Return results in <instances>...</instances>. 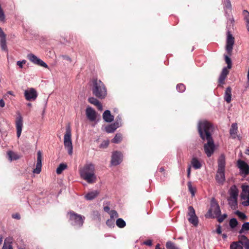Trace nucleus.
<instances>
[{
	"label": "nucleus",
	"mask_w": 249,
	"mask_h": 249,
	"mask_svg": "<svg viewBox=\"0 0 249 249\" xmlns=\"http://www.w3.org/2000/svg\"><path fill=\"white\" fill-rule=\"evenodd\" d=\"M2 242V237L1 235H0V245L1 244Z\"/></svg>",
	"instance_id": "63"
},
{
	"label": "nucleus",
	"mask_w": 249,
	"mask_h": 249,
	"mask_svg": "<svg viewBox=\"0 0 249 249\" xmlns=\"http://www.w3.org/2000/svg\"><path fill=\"white\" fill-rule=\"evenodd\" d=\"M167 249H179L174 243L171 241H168L166 244Z\"/></svg>",
	"instance_id": "34"
},
{
	"label": "nucleus",
	"mask_w": 249,
	"mask_h": 249,
	"mask_svg": "<svg viewBox=\"0 0 249 249\" xmlns=\"http://www.w3.org/2000/svg\"><path fill=\"white\" fill-rule=\"evenodd\" d=\"M240 242L245 249H249V239L245 235L240 236Z\"/></svg>",
	"instance_id": "23"
},
{
	"label": "nucleus",
	"mask_w": 249,
	"mask_h": 249,
	"mask_svg": "<svg viewBox=\"0 0 249 249\" xmlns=\"http://www.w3.org/2000/svg\"><path fill=\"white\" fill-rule=\"evenodd\" d=\"M229 204L232 209H235L237 205V199H232L231 198L228 199Z\"/></svg>",
	"instance_id": "32"
},
{
	"label": "nucleus",
	"mask_w": 249,
	"mask_h": 249,
	"mask_svg": "<svg viewBox=\"0 0 249 249\" xmlns=\"http://www.w3.org/2000/svg\"><path fill=\"white\" fill-rule=\"evenodd\" d=\"M99 194V192L98 191H91L86 194L85 197L87 200H91L96 197Z\"/></svg>",
	"instance_id": "21"
},
{
	"label": "nucleus",
	"mask_w": 249,
	"mask_h": 249,
	"mask_svg": "<svg viewBox=\"0 0 249 249\" xmlns=\"http://www.w3.org/2000/svg\"><path fill=\"white\" fill-rule=\"evenodd\" d=\"M106 224L110 228L114 227L115 226V220L113 218H110L109 219H108L107 222Z\"/></svg>",
	"instance_id": "43"
},
{
	"label": "nucleus",
	"mask_w": 249,
	"mask_h": 249,
	"mask_svg": "<svg viewBox=\"0 0 249 249\" xmlns=\"http://www.w3.org/2000/svg\"><path fill=\"white\" fill-rule=\"evenodd\" d=\"M42 167V153L40 151L37 152V161L36 167L33 170V173L38 174L40 173Z\"/></svg>",
	"instance_id": "14"
},
{
	"label": "nucleus",
	"mask_w": 249,
	"mask_h": 249,
	"mask_svg": "<svg viewBox=\"0 0 249 249\" xmlns=\"http://www.w3.org/2000/svg\"><path fill=\"white\" fill-rule=\"evenodd\" d=\"M235 213L242 220H245L247 218V216L246 215V214L245 213H242L240 211H236L235 212Z\"/></svg>",
	"instance_id": "47"
},
{
	"label": "nucleus",
	"mask_w": 249,
	"mask_h": 249,
	"mask_svg": "<svg viewBox=\"0 0 249 249\" xmlns=\"http://www.w3.org/2000/svg\"><path fill=\"white\" fill-rule=\"evenodd\" d=\"M70 215V219L71 224L78 227H81L83 226L85 217L80 214H78L74 212H71L69 213Z\"/></svg>",
	"instance_id": "6"
},
{
	"label": "nucleus",
	"mask_w": 249,
	"mask_h": 249,
	"mask_svg": "<svg viewBox=\"0 0 249 249\" xmlns=\"http://www.w3.org/2000/svg\"><path fill=\"white\" fill-rule=\"evenodd\" d=\"M0 38L5 37V35L0 27Z\"/></svg>",
	"instance_id": "56"
},
{
	"label": "nucleus",
	"mask_w": 249,
	"mask_h": 249,
	"mask_svg": "<svg viewBox=\"0 0 249 249\" xmlns=\"http://www.w3.org/2000/svg\"><path fill=\"white\" fill-rule=\"evenodd\" d=\"M89 102L95 106H96L100 102L94 97H89L88 99Z\"/></svg>",
	"instance_id": "46"
},
{
	"label": "nucleus",
	"mask_w": 249,
	"mask_h": 249,
	"mask_svg": "<svg viewBox=\"0 0 249 249\" xmlns=\"http://www.w3.org/2000/svg\"><path fill=\"white\" fill-rule=\"evenodd\" d=\"M222 237H223L224 239H226V238L227 237V235H226V234H224H224H223L222 235Z\"/></svg>",
	"instance_id": "62"
},
{
	"label": "nucleus",
	"mask_w": 249,
	"mask_h": 249,
	"mask_svg": "<svg viewBox=\"0 0 249 249\" xmlns=\"http://www.w3.org/2000/svg\"><path fill=\"white\" fill-rule=\"evenodd\" d=\"M241 197L242 199L245 200L242 202V205L244 206H249V197L245 195H241Z\"/></svg>",
	"instance_id": "35"
},
{
	"label": "nucleus",
	"mask_w": 249,
	"mask_h": 249,
	"mask_svg": "<svg viewBox=\"0 0 249 249\" xmlns=\"http://www.w3.org/2000/svg\"><path fill=\"white\" fill-rule=\"evenodd\" d=\"M26 61L23 60L22 61H18L17 63V65H18L20 68L23 67V64H25Z\"/></svg>",
	"instance_id": "51"
},
{
	"label": "nucleus",
	"mask_w": 249,
	"mask_h": 249,
	"mask_svg": "<svg viewBox=\"0 0 249 249\" xmlns=\"http://www.w3.org/2000/svg\"><path fill=\"white\" fill-rule=\"evenodd\" d=\"M109 144L108 141H104L100 145V147L101 148H107Z\"/></svg>",
	"instance_id": "49"
},
{
	"label": "nucleus",
	"mask_w": 249,
	"mask_h": 249,
	"mask_svg": "<svg viewBox=\"0 0 249 249\" xmlns=\"http://www.w3.org/2000/svg\"><path fill=\"white\" fill-rule=\"evenodd\" d=\"M103 118L105 122L110 123L113 121L114 116L111 114L109 110H106L103 114Z\"/></svg>",
	"instance_id": "17"
},
{
	"label": "nucleus",
	"mask_w": 249,
	"mask_h": 249,
	"mask_svg": "<svg viewBox=\"0 0 249 249\" xmlns=\"http://www.w3.org/2000/svg\"><path fill=\"white\" fill-rule=\"evenodd\" d=\"M28 59L32 63L37 65L42 66L45 68H48V65L42 60L38 58L33 53H30L27 55Z\"/></svg>",
	"instance_id": "9"
},
{
	"label": "nucleus",
	"mask_w": 249,
	"mask_h": 249,
	"mask_svg": "<svg viewBox=\"0 0 249 249\" xmlns=\"http://www.w3.org/2000/svg\"><path fill=\"white\" fill-rule=\"evenodd\" d=\"M5 106V103L3 99L0 100V107H3Z\"/></svg>",
	"instance_id": "60"
},
{
	"label": "nucleus",
	"mask_w": 249,
	"mask_h": 249,
	"mask_svg": "<svg viewBox=\"0 0 249 249\" xmlns=\"http://www.w3.org/2000/svg\"><path fill=\"white\" fill-rule=\"evenodd\" d=\"M8 158L10 160H16L19 158V157L16 153L12 151H8L7 153Z\"/></svg>",
	"instance_id": "26"
},
{
	"label": "nucleus",
	"mask_w": 249,
	"mask_h": 249,
	"mask_svg": "<svg viewBox=\"0 0 249 249\" xmlns=\"http://www.w3.org/2000/svg\"><path fill=\"white\" fill-rule=\"evenodd\" d=\"M143 243L144 245H146L148 246H151L152 245V241L150 240H147L143 242Z\"/></svg>",
	"instance_id": "53"
},
{
	"label": "nucleus",
	"mask_w": 249,
	"mask_h": 249,
	"mask_svg": "<svg viewBox=\"0 0 249 249\" xmlns=\"http://www.w3.org/2000/svg\"><path fill=\"white\" fill-rule=\"evenodd\" d=\"M112 124L113 125V126L115 127L116 129L119 127L121 125L120 122H119L118 120H117L114 123Z\"/></svg>",
	"instance_id": "52"
},
{
	"label": "nucleus",
	"mask_w": 249,
	"mask_h": 249,
	"mask_svg": "<svg viewBox=\"0 0 249 249\" xmlns=\"http://www.w3.org/2000/svg\"><path fill=\"white\" fill-rule=\"evenodd\" d=\"M229 71L227 68H224L222 71L220 75L219 78V83L220 84H223L224 81L227 77V75L229 73Z\"/></svg>",
	"instance_id": "19"
},
{
	"label": "nucleus",
	"mask_w": 249,
	"mask_h": 249,
	"mask_svg": "<svg viewBox=\"0 0 249 249\" xmlns=\"http://www.w3.org/2000/svg\"><path fill=\"white\" fill-rule=\"evenodd\" d=\"M230 198L232 199H237L238 190L235 185H232L229 191Z\"/></svg>",
	"instance_id": "16"
},
{
	"label": "nucleus",
	"mask_w": 249,
	"mask_h": 249,
	"mask_svg": "<svg viewBox=\"0 0 249 249\" xmlns=\"http://www.w3.org/2000/svg\"><path fill=\"white\" fill-rule=\"evenodd\" d=\"M244 19L246 22V26L248 31L249 32V12L247 10H244Z\"/></svg>",
	"instance_id": "30"
},
{
	"label": "nucleus",
	"mask_w": 249,
	"mask_h": 249,
	"mask_svg": "<svg viewBox=\"0 0 249 249\" xmlns=\"http://www.w3.org/2000/svg\"><path fill=\"white\" fill-rule=\"evenodd\" d=\"M12 217L15 219H19L20 218V215L18 213H16L12 215Z\"/></svg>",
	"instance_id": "54"
},
{
	"label": "nucleus",
	"mask_w": 249,
	"mask_h": 249,
	"mask_svg": "<svg viewBox=\"0 0 249 249\" xmlns=\"http://www.w3.org/2000/svg\"><path fill=\"white\" fill-rule=\"evenodd\" d=\"M238 223L236 218H231L229 222V225L231 228H235L238 225Z\"/></svg>",
	"instance_id": "39"
},
{
	"label": "nucleus",
	"mask_w": 249,
	"mask_h": 249,
	"mask_svg": "<svg viewBox=\"0 0 249 249\" xmlns=\"http://www.w3.org/2000/svg\"><path fill=\"white\" fill-rule=\"evenodd\" d=\"M216 232L218 233V234H221V232H222V231H221V226L220 225H218L217 226V228L216 230Z\"/></svg>",
	"instance_id": "55"
},
{
	"label": "nucleus",
	"mask_w": 249,
	"mask_h": 249,
	"mask_svg": "<svg viewBox=\"0 0 249 249\" xmlns=\"http://www.w3.org/2000/svg\"><path fill=\"white\" fill-rule=\"evenodd\" d=\"M237 128L238 127L237 124L235 123L232 124L230 131L231 135H235L236 134Z\"/></svg>",
	"instance_id": "37"
},
{
	"label": "nucleus",
	"mask_w": 249,
	"mask_h": 249,
	"mask_svg": "<svg viewBox=\"0 0 249 249\" xmlns=\"http://www.w3.org/2000/svg\"><path fill=\"white\" fill-rule=\"evenodd\" d=\"M155 249H161L160 248V245L159 244H158L156 246V248H155Z\"/></svg>",
	"instance_id": "61"
},
{
	"label": "nucleus",
	"mask_w": 249,
	"mask_h": 249,
	"mask_svg": "<svg viewBox=\"0 0 249 249\" xmlns=\"http://www.w3.org/2000/svg\"><path fill=\"white\" fill-rule=\"evenodd\" d=\"M96 106L99 110H103V106L100 102H99Z\"/></svg>",
	"instance_id": "57"
},
{
	"label": "nucleus",
	"mask_w": 249,
	"mask_h": 249,
	"mask_svg": "<svg viewBox=\"0 0 249 249\" xmlns=\"http://www.w3.org/2000/svg\"><path fill=\"white\" fill-rule=\"evenodd\" d=\"M118 217V214L115 211H111L110 212V218H117Z\"/></svg>",
	"instance_id": "50"
},
{
	"label": "nucleus",
	"mask_w": 249,
	"mask_h": 249,
	"mask_svg": "<svg viewBox=\"0 0 249 249\" xmlns=\"http://www.w3.org/2000/svg\"><path fill=\"white\" fill-rule=\"evenodd\" d=\"M0 46H1V48L2 50H6L7 49L5 37L1 38Z\"/></svg>",
	"instance_id": "42"
},
{
	"label": "nucleus",
	"mask_w": 249,
	"mask_h": 249,
	"mask_svg": "<svg viewBox=\"0 0 249 249\" xmlns=\"http://www.w3.org/2000/svg\"><path fill=\"white\" fill-rule=\"evenodd\" d=\"M86 115L87 118L91 122L95 121L97 118V113L90 107H88L86 109Z\"/></svg>",
	"instance_id": "13"
},
{
	"label": "nucleus",
	"mask_w": 249,
	"mask_h": 249,
	"mask_svg": "<svg viewBox=\"0 0 249 249\" xmlns=\"http://www.w3.org/2000/svg\"><path fill=\"white\" fill-rule=\"evenodd\" d=\"M198 129L202 139L207 141L204 145V149L207 156L210 157L215 149L214 142L211 136V132L213 130V125L207 121H203L199 124Z\"/></svg>",
	"instance_id": "1"
},
{
	"label": "nucleus",
	"mask_w": 249,
	"mask_h": 249,
	"mask_svg": "<svg viewBox=\"0 0 249 249\" xmlns=\"http://www.w3.org/2000/svg\"><path fill=\"white\" fill-rule=\"evenodd\" d=\"M231 87H228L225 92L224 94V100L228 103H229L231 101Z\"/></svg>",
	"instance_id": "20"
},
{
	"label": "nucleus",
	"mask_w": 249,
	"mask_h": 249,
	"mask_svg": "<svg viewBox=\"0 0 249 249\" xmlns=\"http://www.w3.org/2000/svg\"><path fill=\"white\" fill-rule=\"evenodd\" d=\"M123 155L120 152L116 151L112 154L111 163L113 165H117L122 161Z\"/></svg>",
	"instance_id": "11"
},
{
	"label": "nucleus",
	"mask_w": 249,
	"mask_h": 249,
	"mask_svg": "<svg viewBox=\"0 0 249 249\" xmlns=\"http://www.w3.org/2000/svg\"><path fill=\"white\" fill-rule=\"evenodd\" d=\"M216 180L219 183H223L225 180V170H217Z\"/></svg>",
	"instance_id": "15"
},
{
	"label": "nucleus",
	"mask_w": 249,
	"mask_h": 249,
	"mask_svg": "<svg viewBox=\"0 0 249 249\" xmlns=\"http://www.w3.org/2000/svg\"><path fill=\"white\" fill-rule=\"evenodd\" d=\"M16 127L17 129V137L19 138L21 135L23 127V118L20 114H19L16 118Z\"/></svg>",
	"instance_id": "12"
},
{
	"label": "nucleus",
	"mask_w": 249,
	"mask_h": 249,
	"mask_svg": "<svg viewBox=\"0 0 249 249\" xmlns=\"http://www.w3.org/2000/svg\"><path fill=\"white\" fill-rule=\"evenodd\" d=\"M105 129L108 133H113L116 129L112 124L106 126Z\"/></svg>",
	"instance_id": "33"
},
{
	"label": "nucleus",
	"mask_w": 249,
	"mask_h": 249,
	"mask_svg": "<svg viewBox=\"0 0 249 249\" xmlns=\"http://www.w3.org/2000/svg\"><path fill=\"white\" fill-rule=\"evenodd\" d=\"M227 217V215L226 214H223V215H221L220 214L219 216H218L217 217H216L217 218V220L219 223L222 222Z\"/></svg>",
	"instance_id": "48"
},
{
	"label": "nucleus",
	"mask_w": 249,
	"mask_h": 249,
	"mask_svg": "<svg viewBox=\"0 0 249 249\" xmlns=\"http://www.w3.org/2000/svg\"><path fill=\"white\" fill-rule=\"evenodd\" d=\"M190 174H191V166L189 165L188 167V169H187V177L188 178H190Z\"/></svg>",
	"instance_id": "58"
},
{
	"label": "nucleus",
	"mask_w": 249,
	"mask_h": 249,
	"mask_svg": "<svg viewBox=\"0 0 249 249\" xmlns=\"http://www.w3.org/2000/svg\"><path fill=\"white\" fill-rule=\"evenodd\" d=\"M249 231V222H247L244 223L242 226L241 229L239 231L240 233H242L245 231Z\"/></svg>",
	"instance_id": "38"
},
{
	"label": "nucleus",
	"mask_w": 249,
	"mask_h": 249,
	"mask_svg": "<svg viewBox=\"0 0 249 249\" xmlns=\"http://www.w3.org/2000/svg\"><path fill=\"white\" fill-rule=\"evenodd\" d=\"M188 215L189 216H193L196 215L195 209L192 206H189L188 207Z\"/></svg>",
	"instance_id": "44"
},
{
	"label": "nucleus",
	"mask_w": 249,
	"mask_h": 249,
	"mask_svg": "<svg viewBox=\"0 0 249 249\" xmlns=\"http://www.w3.org/2000/svg\"><path fill=\"white\" fill-rule=\"evenodd\" d=\"M224 9L226 14L228 13V10H231V4L230 0H224Z\"/></svg>",
	"instance_id": "25"
},
{
	"label": "nucleus",
	"mask_w": 249,
	"mask_h": 249,
	"mask_svg": "<svg viewBox=\"0 0 249 249\" xmlns=\"http://www.w3.org/2000/svg\"><path fill=\"white\" fill-rule=\"evenodd\" d=\"M71 130L70 127L66 128V132L64 135V143L65 147L68 150V154H72L73 147L71 139Z\"/></svg>",
	"instance_id": "5"
},
{
	"label": "nucleus",
	"mask_w": 249,
	"mask_h": 249,
	"mask_svg": "<svg viewBox=\"0 0 249 249\" xmlns=\"http://www.w3.org/2000/svg\"><path fill=\"white\" fill-rule=\"evenodd\" d=\"M221 214V211L219 205L214 198L211 201V207L207 213L205 214L206 218H216Z\"/></svg>",
	"instance_id": "4"
},
{
	"label": "nucleus",
	"mask_w": 249,
	"mask_h": 249,
	"mask_svg": "<svg viewBox=\"0 0 249 249\" xmlns=\"http://www.w3.org/2000/svg\"><path fill=\"white\" fill-rule=\"evenodd\" d=\"M225 158L224 155H221L218 160V170H225Z\"/></svg>",
	"instance_id": "18"
},
{
	"label": "nucleus",
	"mask_w": 249,
	"mask_h": 249,
	"mask_svg": "<svg viewBox=\"0 0 249 249\" xmlns=\"http://www.w3.org/2000/svg\"><path fill=\"white\" fill-rule=\"evenodd\" d=\"M238 167L240 169V173L244 177L249 174V166L243 160L238 161Z\"/></svg>",
	"instance_id": "8"
},
{
	"label": "nucleus",
	"mask_w": 249,
	"mask_h": 249,
	"mask_svg": "<svg viewBox=\"0 0 249 249\" xmlns=\"http://www.w3.org/2000/svg\"><path fill=\"white\" fill-rule=\"evenodd\" d=\"M8 249H13V248L11 245H9L8 246Z\"/></svg>",
	"instance_id": "64"
},
{
	"label": "nucleus",
	"mask_w": 249,
	"mask_h": 249,
	"mask_svg": "<svg viewBox=\"0 0 249 249\" xmlns=\"http://www.w3.org/2000/svg\"><path fill=\"white\" fill-rule=\"evenodd\" d=\"M242 192L241 195H245L249 197V186L248 185H242Z\"/></svg>",
	"instance_id": "36"
},
{
	"label": "nucleus",
	"mask_w": 249,
	"mask_h": 249,
	"mask_svg": "<svg viewBox=\"0 0 249 249\" xmlns=\"http://www.w3.org/2000/svg\"><path fill=\"white\" fill-rule=\"evenodd\" d=\"M92 93L99 99H104L107 94V89L104 83L97 79L92 81Z\"/></svg>",
	"instance_id": "3"
},
{
	"label": "nucleus",
	"mask_w": 249,
	"mask_h": 249,
	"mask_svg": "<svg viewBox=\"0 0 249 249\" xmlns=\"http://www.w3.org/2000/svg\"><path fill=\"white\" fill-rule=\"evenodd\" d=\"M240 242V236H239L238 241L233 242L231 244L230 249H243V247Z\"/></svg>",
	"instance_id": "22"
},
{
	"label": "nucleus",
	"mask_w": 249,
	"mask_h": 249,
	"mask_svg": "<svg viewBox=\"0 0 249 249\" xmlns=\"http://www.w3.org/2000/svg\"><path fill=\"white\" fill-rule=\"evenodd\" d=\"M116 225L120 228H123L126 226L125 222L122 218H118L116 221Z\"/></svg>",
	"instance_id": "29"
},
{
	"label": "nucleus",
	"mask_w": 249,
	"mask_h": 249,
	"mask_svg": "<svg viewBox=\"0 0 249 249\" xmlns=\"http://www.w3.org/2000/svg\"><path fill=\"white\" fill-rule=\"evenodd\" d=\"M234 44V38L231 34L230 32L228 31L227 34L226 50L230 56L231 55Z\"/></svg>",
	"instance_id": "7"
},
{
	"label": "nucleus",
	"mask_w": 249,
	"mask_h": 249,
	"mask_svg": "<svg viewBox=\"0 0 249 249\" xmlns=\"http://www.w3.org/2000/svg\"><path fill=\"white\" fill-rule=\"evenodd\" d=\"M224 57L225 62L227 64V68L230 69L231 68L232 66L231 60L230 57L227 55H224Z\"/></svg>",
	"instance_id": "41"
},
{
	"label": "nucleus",
	"mask_w": 249,
	"mask_h": 249,
	"mask_svg": "<svg viewBox=\"0 0 249 249\" xmlns=\"http://www.w3.org/2000/svg\"><path fill=\"white\" fill-rule=\"evenodd\" d=\"M187 186L188 187L189 191L191 193L192 196H194L196 190V188L192 186V183L190 181L187 183Z\"/></svg>",
	"instance_id": "40"
},
{
	"label": "nucleus",
	"mask_w": 249,
	"mask_h": 249,
	"mask_svg": "<svg viewBox=\"0 0 249 249\" xmlns=\"http://www.w3.org/2000/svg\"><path fill=\"white\" fill-rule=\"evenodd\" d=\"M122 140V135L120 133H117L114 138L112 140V142L118 143Z\"/></svg>",
	"instance_id": "28"
},
{
	"label": "nucleus",
	"mask_w": 249,
	"mask_h": 249,
	"mask_svg": "<svg viewBox=\"0 0 249 249\" xmlns=\"http://www.w3.org/2000/svg\"><path fill=\"white\" fill-rule=\"evenodd\" d=\"M177 89L179 92H183L185 90V86L183 84H178L177 86Z\"/></svg>",
	"instance_id": "45"
},
{
	"label": "nucleus",
	"mask_w": 249,
	"mask_h": 249,
	"mask_svg": "<svg viewBox=\"0 0 249 249\" xmlns=\"http://www.w3.org/2000/svg\"><path fill=\"white\" fill-rule=\"evenodd\" d=\"M188 221L194 226H197L198 224V218L196 215L189 216L188 217Z\"/></svg>",
	"instance_id": "31"
},
{
	"label": "nucleus",
	"mask_w": 249,
	"mask_h": 249,
	"mask_svg": "<svg viewBox=\"0 0 249 249\" xmlns=\"http://www.w3.org/2000/svg\"><path fill=\"white\" fill-rule=\"evenodd\" d=\"M80 175L81 177L89 183H95L97 180V177L95 174V167L93 164H86L80 170Z\"/></svg>",
	"instance_id": "2"
},
{
	"label": "nucleus",
	"mask_w": 249,
	"mask_h": 249,
	"mask_svg": "<svg viewBox=\"0 0 249 249\" xmlns=\"http://www.w3.org/2000/svg\"><path fill=\"white\" fill-rule=\"evenodd\" d=\"M67 168V165L66 163H61L56 169V173L58 175L61 174L62 172Z\"/></svg>",
	"instance_id": "27"
},
{
	"label": "nucleus",
	"mask_w": 249,
	"mask_h": 249,
	"mask_svg": "<svg viewBox=\"0 0 249 249\" xmlns=\"http://www.w3.org/2000/svg\"><path fill=\"white\" fill-rule=\"evenodd\" d=\"M62 57H63L64 59H66V60H68V61H70V62H71V58L69 56H67V55H63V56H62Z\"/></svg>",
	"instance_id": "59"
},
{
	"label": "nucleus",
	"mask_w": 249,
	"mask_h": 249,
	"mask_svg": "<svg viewBox=\"0 0 249 249\" xmlns=\"http://www.w3.org/2000/svg\"><path fill=\"white\" fill-rule=\"evenodd\" d=\"M191 165L195 169H200L202 167V164L199 160L196 157H193L191 160Z\"/></svg>",
	"instance_id": "24"
},
{
	"label": "nucleus",
	"mask_w": 249,
	"mask_h": 249,
	"mask_svg": "<svg viewBox=\"0 0 249 249\" xmlns=\"http://www.w3.org/2000/svg\"><path fill=\"white\" fill-rule=\"evenodd\" d=\"M24 96L27 101H32L35 100L36 98L37 94L35 89L30 88L25 91Z\"/></svg>",
	"instance_id": "10"
}]
</instances>
